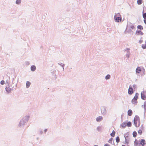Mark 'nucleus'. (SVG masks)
I'll return each mask as SVG.
<instances>
[{
    "label": "nucleus",
    "instance_id": "1",
    "mask_svg": "<svg viewBox=\"0 0 146 146\" xmlns=\"http://www.w3.org/2000/svg\"><path fill=\"white\" fill-rule=\"evenodd\" d=\"M29 118V116H26L24 117L20 121L19 124V127H20L23 128L24 127L25 125L28 122Z\"/></svg>",
    "mask_w": 146,
    "mask_h": 146
},
{
    "label": "nucleus",
    "instance_id": "2",
    "mask_svg": "<svg viewBox=\"0 0 146 146\" xmlns=\"http://www.w3.org/2000/svg\"><path fill=\"white\" fill-rule=\"evenodd\" d=\"M141 99L145 100L146 99V91H143L141 92Z\"/></svg>",
    "mask_w": 146,
    "mask_h": 146
},
{
    "label": "nucleus",
    "instance_id": "3",
    "mask_svg": "<svg viewBox=\"0 0 146 146\" xmlns=\"http://www.w3.org/2000/svg\"><path fill=\"white\" fill-rule=\"evenodd\" d=\"M101 113L104 115H105L106 114L107 110L106 108L104 106L102 107L101 108Z\"/></svg>",
    "mask_w": 146,
    "mask_h": 146
},
{
    "label": "nucleus",
    "instance_id": "4",
    "mask_svg": "<svg viewBox=\"0 0 146 146\" xmlns=\"http://www.w3.org/2000/svg\"><path fill=\"white\" fill-rule=\"evenodd\" d=\"M114 19L116 22L119 23L121 21L122 18L121 17H114Z\"/></svg>",
    "mask_w": 146,
    "mask_h": 146
},
{
    "label": "nucleus",
    "instance_id": "5",
    "mask_svg": "<svg viewBox=\"0 0 146 146\" xmlns=\"http://www.w3.org/2000/svg\"><path fill=\"white\" fill-rule=\"evenodd\" d=\"M6 91L8 93H10L11 91L13 90L12 88H10L9 86H7L5 88Z\"/></svg>",
    "mask_w": 146,
    "mask_h": 146
},
{
    "label": "nucleus",
    "instance_id": "6",
    "mask_svg": "<svg viewBox=\"0 0 146 146\" xmlns=\"http://www.w3.org/2000/svg\"><path fill=\"white\" fill-rule=\"evenodd\" d=\"M130 86H129V88L128 90V94L130 95H131L133 92V89L132 87H130Z\"/></svg>",
    "mask_w": 146,
    "mask_h": 146
},
{
    "label": "nucleus",
    "instance_id": "7",
    "mask_svg": "<svg viewBox=\"0 0 146 146\" xmlns=\"http://www.w3.org/2000/svg\"><path fill=\"white\" fill-rule=\"evenodd\" d=\"M140 145L144 146L146 144V142L144 139H141L139 142Z\"/></svg>",
    "mask_w": 146,
    "mask_h": 146
},
{
    "label": "nucleus",
    "instance_id": "8",
    "mask_svg": "<svg viewBox=\"0 0 146 146\" xmlns=\"http://www.w3.org/2000/svg\"><path fill=\"white\" fill-rule=\"evenodd\" d=\"M10 78L9 77H7V78L6 81V83L5 84L7 86H9V87H10V86H9L10 84Z\"/></svg>",
    "mask_w": 146,
    "mask_h": 146
},
{
    "label": "nucleus",
    "instance_id": "9",
    "mask_svg": "<svg viewBox=\"0 0 146 146\" xmlns=\"http://www.w3.org/2000/svg\"><path fill=\"white\" fill-rule=\"evenodd\" d=\"M134 123L136 127H139L140 124V122H138V121H134Z\"/></svg>",
    "mask_w": 146,
    "mask_h": 146
},
{
    "label": "nucleus",
    "instance_id": "10",
    "mask_svg": "<svg viewBox=\"0 0 146 146\" xmlns=\"http://www.w3.org/2000/svg\"><path fill=\"white\" fill-rule=\"evenodd\" d=\"M134 144L135 146H137L138 145L140 146L139 142L136 139H135L134 142Z\"/></svg>",
    "mask_w": 146,
    "mask_h": 146
},
{
    "label": "nucleus",
    "instance_id": "11",
    "mask_svg": "<svg viewBox=\"0 0 146 146\" xmlns=\"http://www.w3.org/2000/svg\"><path fill=\"white\" fill-rule=\"evenodd\" d=\"M103 117L102 116H99L96 118V121L97 122H100L103 120Z\"/></svg>",
    "mask_w": 146,
    "mask_h": 146
},
{
    "label": "nucleus",
    "instance_id": "12",
    "mask_svg": "<svg viewBox=\"0 0 146 146\" xmlns=\"http://www.w3.org/2000/svg\"><path fill=\"white\" fill-rule=\"evenodd\" d=\"M137 100L133 98L131 101L132 103L134 104L135 105H136L137 103Z\"/></svg>",
    "mask_w": 146,
    "mask_h": 146
},
{
    "label": "nucleus",
    "instance_id": "13",
    "mask_svg": "<svg viewBox=\"0 0 146 146\" xmlns=\"http://www.w3.org/2000/svg\"><path fill=\"white\" fill-rule=\"evenodd\" d=\"M133 121H138V122H140L139 117L138 116H135L134 119Z\"/></svg>",
    "mask_w": 146,
    "mask_h": 146
},
{
    "label": "nucleus",
    "instance_id": "14",
    "mask_svg": "<svg viewBox=\"0 0 146 146\" xmlns=\"http://www.w3.org/2000/svg\"><path fill=\"white\" fill-rule=\"evenodd\" d=\"M36 69V67L35 65H32L31 66V71L34 72Z\"/></svg>",
    "mask_w": 146,
    "mask_h": 146
},
{
    "label": "nucleus",
    "instance_id": "15",
    "mask_svg": "<svg viewBox=\"0 0 146 146\" xmlns=\"http://www.w3.org/2000/svg\"><path fill=\"white\" fill-rule=\"evenodd\" d=\"M143 34V33L140 31H137L136 32V34L137 35H142Z\"/></svg>",
    "mask_w": 146,
    "mask_h": 146
},
{
    "label": "nucleus",
    "instance_id": "16",
    "mask_svg": "<svg viewBox=\"0 0 146 146\" xmlns=\"http://www.w3.org/2000/svg\"><path fill=\"white\" fill-rule=\"evenodd\" d=\"M141 70L140 68L138 67L136 69V72L137 73H139L141 72Z\"/></svg>",
    "mask_w": 146,
    "mask_h": 146
},
{
    "label": "nucleus",
    "instance_id": "17",
    "mask_svg": "<svg viewBox=\"0 0 146 146\" xmlns=\"http://www.w3.org/2000/svg\"><path fill=\"white\" fill-rule=\"evenodd\" d=\"M31 84V83L29 81H27L26 82V87L27 88H29Z\"/></svg>",
    "mask_w": 146,
    "mask_h": 146
},
{
    "label": "nucleus",
    "instance_id": "18",
    "mask_svg": "<svg viewBox=\"0 0 146 146\" xmlns=\"http://www.w3.org/2000/svg\"><path fill=\"white\" fill-rule=\"evenodd\" d=\"M133 112L131 110H129L128 111L127 114L129 116H131L132 115Z\"/></svg>",
    "mask_w": 146,
    "mask_h": 146
},
{
    "label": "nucleus",
    "instance_id": "19",
    "mask_svg": "<svg viewBox=\"0 0 146 146\" xmlns=\"http://www.w3.org/2000/svg\"><path fill=\"white\" fill-rule=\"evenodd\" d=\"M130 53L129 51H127L126 54V56L127 58H129L130 57Z\"/></svg>",
    "mask_w": 146,
    "mask_h": 146
},
{
    "label": "nucleus",
    "instance_id": "20",
    "mask_svg": "<svg viewBox=\"0 0 146 146\" xmlns=\"http://www.w3.org/2000/svg\"><path fill=\"white\" fill-rule=\"evenodd\" d=\"M121 126L123 128H125L126 126H127L126 125V122H123L121 125Z\"/></svg>",
    "mask_w": 146,
    "mask_h": 146
},
{
    "label": "nucleus",
    "instance_id": "21",
    "mask_svg": "<svg viewBox=\"0 0 146 146\" xmlns=\"http://www.w3.org/2000/svg\"><path fill=\"white\" fill-rule=\"evenodd\" d=\"M132 125V123L130 121H128L127 123H126L127 126L128 127H130Z\"/></svg>",
    "mask_w": 146,
    "mask_h": 146
},
{
    "label": "nucleus",
    "instance_id": "22",
    "mask_svg": "<svg viewBox=\"0 0 146 146\" xmlns=\"http://www.w3.org/2000/svg\"><path fill=\"white\" fill-rule=\"evenodd\" d=\"M139 95V94L138 93H136L135 94V96L133 98L137 100V99L138 98V97Z\"/></svg>",
    "mask_w": 146,
    "mask_h": 146
},
{
    "label": "nucleus",
    "instance_id": "23",
    "mask_svg": "<svg viewBox=\"0 0 146 146\" xmlns=\"http://www.w3.org/2000/svg\"><path fill=\"white\" fill-rule=\"evenodd\" d=\"M115 133V132L114 130L112 131V132L110 134L111 136L112 137H114Z\"/></svg>",
    "mask_w": 146,
    "mask_h": 146
},
{
    "label": "nucleus",
    "instance_id": "24",
    "mask_svg": "<svg viewBox=\"0 0 146 146\" xmlns=\"http://www.w3.org/2000/svg\"><path fill=\"white\" fill-rule=\"evenodd\" d=\"M111 76L109 74H108L105 76V79L106 80H108L110 78Z\"/></svg>",
    "mask_w": 146,
    "mask_h": 146
},
{
    "label": "nucleus",
    "instance_id": "25",
    "mask_svg": "<svg viewBox=\"0 0 146 146\" xmlns=\"http://www.w3.org/2000/svg\"><path fill=\"white\" fill-rule=\"evenodd\" d=\"M137 135V132L135 131H134L133 133V136L134 137H135Z\"/></svg>",
    "mask_w": 146,
    "mask_h": 146
},
{
    "label": "nucleus",
    "instance_id": "26",
    "mask_svg": "<svg viewBox=\"0 0 146 146\" xmlns=\"http://www.w3.org/2000/svg\"><path fill=\"white\" fill-rule=\"evenodd\" d=\"M21 0H17L16 1V3L17 5L20 4L21 2Z\"/></svg>",
    "mask_w": 146,
    "mask_h": 146
},
{
    "label": "nucleus",
    "instance_id": "27",
    "mask_svg": "<svg viewBox=\"0 0 146 146\" xmlns=\"http://www.w3.org/2000/svg\"><path fill=\"white\" fill-rule=\"evenodd\" d=\"M137 28L139 29L142 30L143 29V27L141 25H138L137 26Z\"/></svg>",
    "mask_w": 146,
    "mask_h": 146
},
{
    "label": "nucleus",
    "instance_id": "28",
    "mask_svg": "<svg viewBox=\"0 0 146 146\" xmlns=\"http://www.w3.org/2000/svg\"><path fill=\"white\" fill-rule=\"evenodd\" d=\"M142 2V0H137V3L138 5H141Z\"/></svg>",
    "mask_w": 146,
    "mask_h": 146
},
{
    "label": "nucleus",
    "instance_id": "29",
    "mask_svg": "<svg viewBox=\"0 0 146 146\" xmlns=\"http://www.w3.org/2000/svg\"><path fill=\"white\" fill-rule=\"evenodd\" d=\"M121 17V15L119 13H118L116 14L114 16V17Z\"/></svg>",
    "mask_w": 146,
    "mask_h": 146
},
{
    "label": "nucleus",
    "instance_id": "30",
    "mask_svg": "<svg viewBox=\"0 0 146 146\" xmlns=\"http://www.w3.org/2000/svg\"><path fill=\"white\" fill-rule=\"evenodd\" d=\"M116 141L117 143H118L119 141V137L117 136L116 138Z\"/></svg>",
    "mask_w": 146,
    "mask_h": 146
},
{
    "label": "nucleus",
    "instance_id": "31",
    "mask_svg": "<svg viewBox=\"0 0 146 146\" xmlns=\"http://www.w3.org/2000/svg\"><path fill=\"white\" fill-rule=\"evenodd\" d=\"M58 64L59 65H60V66H62V68H63V70L64 71V66L65 65L64 64H62V63H58Z\"/></svg>",
    "mask_w": 146,
    "mask_h": 146
},
{
    "label": "nucleus",
    "instance_id": "32",
    "mask_svg": "<svg viewBox=\"0 0 146 146\" xmlns=\"http://www.w3.org/2000/svg\"><path fill=\"white\" fill-rule=\"evenodd\" d=\"M143 17L144 19H146V13H144L143 12Z\"/></svg>",
    "mask_w": 146,
    "mask_h": 146
},
{
    "label": "nucleus",
    "instance_id": "33",
    "mask_svg": "<svg viewBox=\"0 0 146 146\" xmlns=\"http://www.w3.org/2000/svg\"><path fill=\"white\" fill-rule=\"evenodd\" d=\"M144 108L145 110V111L146 110V102H144V104L143 105Z\"/></svg>",
    "mask_w": 146,
    "mask_h": 146
},
{
    "label": "nucleus",
    "instance_id": "34",
    "mask_svg": "<svg viewBox=\"0 0 146 146\" xmlns=\"http://www.w3.org/2000/svg\"><path fill=\"white\" fill-rule=\"evenodd\" d=\"M142 47L144 49H145L146 48V45L145 44H143L142 45Z\"/></svg>",
    "mask_w": 146,
    "mask_h": 146
},
{
    "label": "nucleus",
    "instance_id": "35",
    "mask_svg": "<svg viewBox=\"0 0 146 146\" xmlns=\"http://www.w3.org/2000/svg\"><path fill=\"white\" fill-rule=\"evenodd\" d=\"M101 127L100 126H98L97 128V129L98 131H100L101 130Z\"/></svg>",
    "mask_w": 146,
    "mask_h": 146
},
{
    "label": "nucleus",
    "instance_id": "36",
    "mask_svg": "<svg viewBox=\"0 0 146 146\" xmlns=\"http://www.w3.org/2000/svg\"><path fill=\"white\" fill-rule=\"evenodd\" d=\"M112 139H113V138H111L109 140V141H108V142L109 143H111L112 142Z\"/></svg>",
    "mask_w": 146,
    "mask_h": 146
},
{
    "label": "nucleus",
    "instance_id": "37",
    "mask_svg": "<svg viewBox=\"0 0 146 146\" xmlns=\"http://www.w3.org/2000/svg\"><path fill=\"white\" fill-rule=\"evenodd\" d=\"M130 48H126L124 50L125 51H129Z\"/></svg>",
    "mask_w": 146,
    "mask_h": 146
},
{
    "label": "nucleus",
    "instance_id": "38",
    "mask_svg": "<svg viewBox=\"0 0 146 146\" xmlns=\"http://www.w3.org/2000/svg\"><path fill=\"white\" fill-rule=\"evenodd\" d=\"M138 133L140 135L142 133V131L141 130H139L138 131Z\"/></svg>",
    "mask_w": 146,
    "mask_h": 146
},
{
    "label": "nucleus",
    "instance_id": "39",
    "mask_svg": "<svg viewBox=\"0 0 146 146\" xmlns=\"http://www.w3.org/2000/svg\"><path fill=\"white\" fill-rule=\"evenodd\" d=\"M0 83L1 85H3L5 84V81L4 80H2L0 82Z\"/></svg>",
    "mask_w": 146,
    "mask_h": 146
},
{
    "label": "nucleus",
    "instance_id": "40",
    "mask_svg": "<svg viewBox=\"0 0 146 146\" xmlns=\"http://www.w3.org/2000/svg\"><path fill=\"white\" fill-rule=\"evenodd\" d=\"M130 27L132 29H133L134 28V26L133 25H132Z\"/></svg>",
    "mask_w": 146,
    "mask_h": 146
},
{
    "label": "nucleus",
    "instance_id": "41",
    "mask_svg": "<svg viewBox=\"0 0 146 146\" xmlns=\"http://www.w3.org/2000/svg\"><path fill=\"white\" fill-rule=\"evenodd\" d=\"M136 85H135V84H134L133 85V87L134 88H135L136 87Z\"/></svg>",
    "mask_w": 146,
    "mask_h": 146
},
{
    "label": "nucleus",
    "instance_id": "42",
    "mask_svg": "<svg viewBox=\"0 0 146 146\" xmlns=\"http://www.w3.org/2000/svg\"><path fill=\"white\" fill-rule=\"evenodd\" d=\"M104 146H110L108 144H105Z\"/></svg>",
    "mask_w": 146,
    "mask_h": 146
},
{
    "label": "nucleus",
    "instance_id": "43",
    "mask_svg": "<svg viewBox=\"0 0 146 146\" xmlns=\"http://www.w3.org/2000/svg\"><path fill=\"white\" fill-rule=\"evenodd\" d=\"M142 42H143V40H140L139 41V42L140 43H141Z\"/></svg>",
    "mask_w": 146,
    "mask_h": 146
},
{
    "label": "nucleus",
    "instance_id": "44",
    "mask_svg": "<svg viewBox=\"0 0 146 146\" xmlns=\"http://www.w3.org/2000/svg\"><path fill=\"white\" fill-rule=\"evenodd\" d=\"M144 23L146 24V20L144 19Z\"/></svg>",
    "mask_w": 146,
    "mask_h": 146
},
{
    "label": "nucleus",
    "instance_id": "45",
    "mask_svg": "<svg viewBox=\"0 0 146 146\" xmlns=\"http://www.w3.org/2000/svg\"><path fill=\"white\" fill-rule=\"evenodd\" d=\"M47 131V129H45L44 130V131L46 132Z\"/></svg>",
    "mask_w": 146,
    "mask_h": 146
},
{
    "label": "nucleus",
    "instance_id": "46",
    "mask_svg": "<svg viewBox=\"0 0 146 146\" xmlns=\"http://www.w3.org/2000/svg\"><path fill=\"white\" fill-rule=\"evenodd\" d=\"M29 62H27V65H29Z\"/></svg>",
    "mask_w": 146,
    "mask_h": 146
},
{
    "label": "nucleus",
    "instance_id": "47",
    "mask_svg": "<svg viewBox=\"0 0 146 146\" xmlns=\"http://www.w3.org/2000/svg\"><path fill=\"white\" fill-rule=\"evenodd\" d=\"M42 133H43V132H42V131H40V133H41V134H42Z\"/></svg>",
    "mask_w": 146,
    "mask_h": 146
},
{
    "label": "nucleus",
    "instance_id": "48",
    "mask_svg": "<svg viewBox=\"0 0 146 146\" xmlns=\"http://www.w3.org/2000/svg\"><path fill=\"white\" fill-rule=\"evenodd\" d=\"M125 142L126 143H127V142H126V138L125 137Z\"/></svg>",
    "mask_w": 146,
    "mask_h": 146
},
{
    "label": "nucleus",
    "instance_id": "49",
    "mask_svg": "<svg viewBox=\"0 0 146 146\" xmlns=\"http://www.w3.org/2000/svg\"><path fill=\"white\" fill-rule=\"evenodd\" d=\"M94 146H98L97 145H94Z\"/></svg>",
    "mask_w": 146,
    "mask_h": 146
},
{
    "label": "nucleus",
    "instance_id": "50",
    "mask_svg": "<svg viewBox=\"0 0 146 146\" xmlns=\"http://www.w3.org/2000/svg\"><path fill=\"white\" fill-rule=\"evenodd\" d=\"M145 43H146V41H145Z\"/></svg>",
    "mask_w": 146,
    "mask_h": 146
},
{
    "label": "nucleus",
    "instance_id": "51",
    "mask_svg": "<svg viewBox=\"0 0 146 146\" xmlns=\"http://www.w3.org/2000/svg\"><path fill=\"white\" fill-rule=\"evenodd\" d=\"M145 102H146V101Z\"/></svg>",
    "mask_w": 146,
    "mask_h": 146
}]
</instances>
